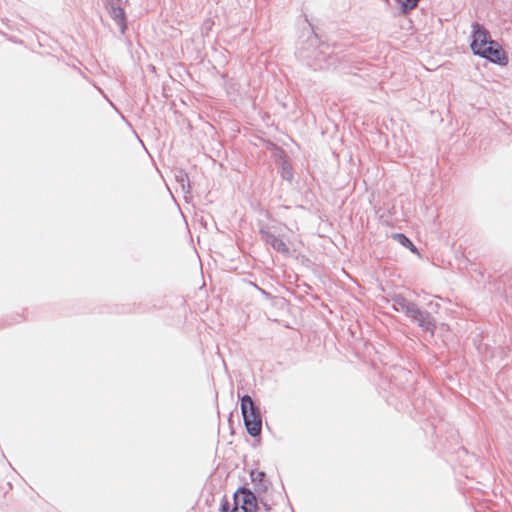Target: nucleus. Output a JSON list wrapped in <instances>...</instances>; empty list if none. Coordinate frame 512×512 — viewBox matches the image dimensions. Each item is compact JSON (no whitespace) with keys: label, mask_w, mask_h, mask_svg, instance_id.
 <instances>
[{"label":"nucleus","mask_w":512,"mask_h":512,"mask_svg":"<svg viewBox=\"0 0 512 512\" xmlns=\"http://www.w3.org/2000/svg\"><path fill=\"white\" fill-rule=\"evenodd\" d=\"M296 57L313 70L336 67L338 57L334 46L320 40L318 35L311 31L305 39H301L296 48Z\"/></svg>","instance_id":"f257e3e1"},{"label":"nucleus","mask_w":512,"mask_h":512,"mask_svg":"<svg viewBox=\"0 0 512 512\" xmlns=\"http://www.w3.org/2000/svg\"><path fill=\"white\" fill-rule=\"evenodd\" d=\"M240 408L247 433L251 437H259L262 432V416L259 406L251 396L245 394L240 397Z\"/></svg>","instance_id":"f03ea898"},{"label":"nucleus","mask_w":512,"mask_h":512,"mask_svg":"<svg viewBox=\"0 0 512 512\" xmlns=\"http://www.w3.org/2000/svg\"><path fill=\"white\" fill-rule=\"evenodd\" d=\"M232 512H257L258 495L245 486L239 487L233 494Z\"/></svg>","instance_id":"7ed1b4c3"},{"label":"nucleus","mask_w":512,"mask_h":512,"mask_svg":"<svg viewBox=\"0 0 512 512\" xmlns=\"http://www.w3.org/2000/svg\"><path fill=\"white\" fill-rule=\"evenodd\" d=\"M406 317H408L413 323H416L423 330L429 332L432 336L434 335L436 322L427 310L421 309L416 304Z\"/></svg>","instance_id":"20e7f679"},{"label":"nucleus","mask_w":512,"mask_h":512,"mask_svg":"<svg viewBox=\"0 0 512 512\" xmlns=\"http://www.w3.org/2000/svg\"><path fill=\"white\" fill-rule=\"evenodd\" d=\"M478 56L488 60L491 63L498 65H506L508 63V57L501 46L496 42L492 41L486 47L481 50H477Z\"/></svg>","instance_id":"39448f33"},{"label":"nucleus","mask_w":512,"mask_h":512,"mask_svg":"<svg viewBox=\"0 0 512 512\" xmlns=\"http://www.w3.org/2000/svg\"><path fill=\"white\" fill-rule=\"evenodd\" d=\"M471 50L473 54H477V50H481L486 47L490 42H492V38L490 36L489 31L480 23L474 22L472 24V34H471Z\"/></svg>","instance_id":"423d86ee"},{"label":"nucleus","mask_w":512,"mask_h":512,"mask_svg":"<svg viewBox=\"0 0 512 512\" xmlns=\"http://www.w3.org/2000/svg\"><path fill=\"white\" fill-rule=\"evenodd\" d=\"M105 5L110 17L119 27L121 34H124L127 29V20L125 11L121 7V0H105Z\"/></svg>","instance_id":"0eeeda50"},{"label":"nucleus","mask_w":512,"mask_h":512,"mask_svg":"<svg viewBox=\"0 0 512 512\" xmlns=\"http://www.w3.org/2000/svg\"><path fill=\"white\" fill-rule=\"evenodd\" d=\"M259 233L261 235L262 240L270 245L275 251L285 256L290 254V250L288 245L275 234L268 231L266 228H260Z\"/></svg>","instance_id":"6e6552de"},{"label":"nucleus","mask_w":512,"mask_h":512,"mask_svg":"<svg viewBox=\"0 0 512 512\" xmlns=\"http://www.w3.org/2000/svg\"><path fill=\"white\" fill-rule=\"evenodd\" d=\"M251 481L254 484V491L258 496L267 493L271 482L266 478V474L263 471L251 470L250 472Z\"/></svg>","instance_id":"1a4fd4ad"},{"label":"nucleus","mask_w":512,"mask_h":512,"mask_svg":"<svg viewBox=\"0 0 512 512\" xmlns=\"http://www.w3.org/2000/svg\"><path fill=\"white\" fill-rule=\"evenodd\" d=\"M393 309L396 312L404 313L405 316L411 312L412 308L416 303L409 301L406 297L401 294H395L391 298Z\"/></svg>","instance_id":"9d476101"},{"label":"nucleus","mask_w":512,"mask_h":512,"mask_svg":"<svg viewBox=\"0 0 512 512\" xmlns=\"http://www.w3.org/2000/svg\"><path fill=\"white\" fill-rule=\"evenodd\" d=\"M283 495L281 492H277L276 495L269 499L266 494L258 496V501L262 504L265 511L270 512L272 510V506L278 504L280 501H283Z\"/></svg>","instance_id":"9b49d317"},{"label":"nucleus","mask_w":512,"mask_h":512,"mask_svg":"<svg viewBox=\"0 0 512 512\" xmlns=\"http://www.w3.org/2000/svg\"><path fill=\"white\" fill-rule=\"evenodd\" d=\"M393 239L398 241L402 246L408 248L412 253L418 254L419 251L417 247L413 244V242L403 233H394Z\"/></svg>","instance_id":"f8f14e48"},{"label":"nucleus","mask_w":512,"mask_h":512,"mask_svg":"<svg viewBox=\"0 0 512 512\" xmlns=\"http://www.w3.org/2000/svg\"><path fill=\"white\" fill-rule=\"evenodd\" d=\"M420 0H396L400 6V13L406 15L418 6Z\"/></svg>","instance_id":"ddd939ff"},{"label":"nucleus","mask_w":512,"mask_h":512,"mask_svg":"<svg viewBox=\"0 0 512 512\" xmlns=\"http://www.w3.org/2000/svg\"><path fill=\"white\" fill-rule=\"evenodd\" d=\"M281 175L283 179L291 181L293 178V169L290 164L284 162L282 165Z\"/></svg>","instance_id":"4468645a"},{"label":"nucleus","mask_w":512,"mask_h":512,"mask_svg":"<svg viewBox=\"0 0 512 512\" xmlns=\"http://www.w3.org/2000/svg\"><path fill=\"white\" fill-rule=\"evenodd\" d=\"M220 512H232V508L230 507V503L226 495L222 497L220 503Z\"/></svg>","instance_id":"2eb2a0df"},{"label":"nucleus","mask_w":512,"mask_h":512,"mask_svg":"<svg viewBox=\"0 0 512 512\" xmlns=\"http://www.w3.org/2000/svg\"><path fill=\"white\" fill-rule=\"evenodd\" d=\"M256 289L262 294L264 295L266 298H270L271 297V294L266 292L264 289L258 287L257 285H255Z\"/></svg>","instance_id":"dca6fc26"}]
</instances>
